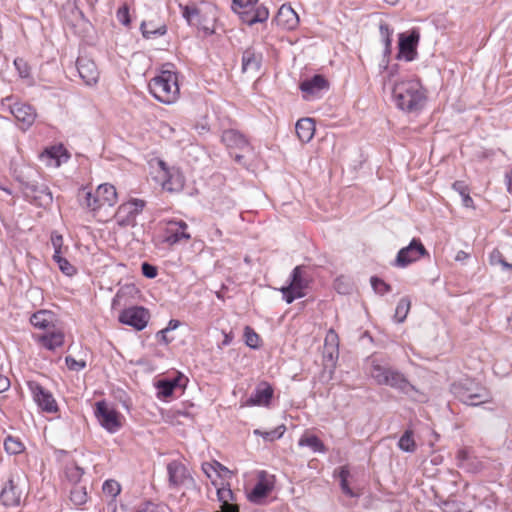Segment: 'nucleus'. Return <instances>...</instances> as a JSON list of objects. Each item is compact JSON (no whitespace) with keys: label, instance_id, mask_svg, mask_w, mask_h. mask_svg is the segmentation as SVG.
<instances>
[{"label":"nucleus","instance_id":"39448f33","mask_svg":"<svg viewBox=\"0 0 512 512\" xmlns=\"http://www.w3.org/2000/svg\"><path fill=\"white\" fill-rule=\"evenodd\" d=\"M451 391L458 400L466 405L478 406L490 401L487 389L470 380L453 383Z\"/></svg>","mask_w":512,"mask_h":512},{"label":"nucleus","instance_id":"f8f14e48","mask_svg":"<svg viewBox=\"0 0 512 512\" xmlns=\"http://www.w3.org/2000/svg\"><path fill=\"white\" fill-rule=\"evenodd\" d=\"M428 254L419 239H413L410 244L399 250L395 259V266L406 267L417 261L421 256Z\"/></svg>","mask_w":512,"mask_h":512},{"label":"nucleus","instance_id":"6ab92c4d","mask_svg":"<svg viewBox=\"0 0 512 512\" xmlns=\"http://www.w3.org/2000/svg\"><path fill=\"white\" fill-rule=\"evenodd\" d=\"M221 141L226 148L230 150L231 155L234 150L246 151L250 149V145L246 137L234 129L223 131Z\"/></svg>","mask_w":512,"mask_h":512},{"label":"nucleus","instance_id":"6e6552de","mask_svg":"<svg viewBox=\"0 0 512 512\" xmlns=\"http://www.w3.org/2000/svg\"><path fill=\"white\" fill-rule=\"evenodd\" d=\"M21 183L22 192L27 200L37 206L45 207L52 203V193L45 185H38L33 180H25L23 177H18Z\"/></svg>","mask_w":512,"mask_h":512},{"label":"nucleus","instance_id":"473e14b6","mask_svg":"<svg viewBox=\"0 0 512 512\" xmlns=\"http://www.w3.org/2000/svg\"><path fill=\"white\" fill-rule=\"evenodd\" d=\"M140 29H141L143 37L146 39H150L157 35H159V36L164 35L167 31L165 25L156 27L152 24V22H146V21H143L141 23Z\"/></svg>","mask_w":512,"mask_h":512},{"label":"nucleus","instance_id":"69168bd1","mask_svg":"<svg viewBox=\"0 0 512 512\" xmlns=\"http://www.w3.org/2000/svg\"><path fill=\"white\" fill-rule=\"evenodd\" d=\"M468 257H469V254L461 250V251H458V253L456 254L455 260L456 261H464Z\"/></svg>","mask_w":512,"mask_h":512},{"label":"nucleus","instance_id":"9d476101","mask_svg":"<svg viewBox=\"0 0 512 512\" xmlns=\"http://www.w3.org/2000/svg\"><path fill=\"white\" fill-rule=\"evenodd\" d=\"M145 206V202L140 199H133L121 204L115 214L116 222L121 227L135 226L136 217Z\"/></svg>","mask_w":512,"mask_h":512},{"label":"nucleus","instance_id":"4468645a","mask_svg":"<svg viewBox=\"0 0 512 512\" xmlns=\"http://www.w3.org/2000/svg\"><path fill=\"white\" fill-rule=\"evenodd\" d=\"M95 415L99 423L109 432L114 433L121 427L119 414L113 408H110L104 401L96 404Z\"/></svg>","mask_w":512,"mask_h":512},{"label":"nucleus","instance_id":"864d4df0","mask_svg":"<svg viewBox=\"0 0 512 512\" xmlns=\"http://www.w3.org/2000/svg\"><path fill=\"white\" fill-rule=\"evenodd\" d=\"M202 470L206 474V476L210 479H212V473L216 472V468H215L214 464H211V463H203Z\"/></svg>","mask_w":512,"mask_h":512},{"label":"nucleus","instance_id":"4d7b16f0","mask_svg":"<svg viewBox=\"0 0 512 512\" xmlns=\"http://www.w3.org/2000/svg\"><path fill=\"white\" fill-rule=\"evenodd\" d=\"M10 387V380L4 375H0V393L7 391Z\"/></svg>","mask_w":512,"mask_h":512},{"label":"nucleus","instance_id":"c9c22d12","mask_svg":"<svg viewBox=\"0 0 512 512\" xmlns=\"http://www.w3.org/2000/svg\"><path fill=\"white\" fill-rule=\"evenodd\" d=\"M411 307V302L408 297H403L400 299V301L397 304L396 310H395V319L397 322L402 323L406 319L408 312Z\"/></svg>","mask_w":512,"mask_h":512},{"label":"nucleus","instance_id":"49530a36","mask_svg":"<svg viewBox=\"0 0 512 512\" xmlns=\"http://www.w3.org/2000/svg\"><path fill=\"white\" fill-rule=\"evenodd\" d=\"M120 491V484L115 480H107L103 484V492L110 497H116Z\"/></svg>","mask_w":512,"mask_h":512},{"label":"nucleus","instance_id":"412c9836","mask_svg":"<svg viewBox=\"0 0 512 512\" xmlns=\"http://www.w3.org/2000/svg\"><path fill=\"white\" fill-rule=\"evenodd\" d=\"M169 485L171 487H179L185 484L190 478L189 472L185 465L179 461H172L167 465Z\"/></svg>","mask_w":512,"mask_h":512},{"label":"nucleus","instance_id":"4be33fe9","mask_svg":"<svg viewBox=\"0 0 512 512\" xmlns=\"http://www.w3.org/2000/svg\"><path fill=\"white\" fill-rule=\"evenodd\" d=\"M21 498L22 491L19 489L18 484L13 479H9L0 494L2 504L6 507H16L20 505Z\"/></svg>","mask_w":512,"mask_h":512},{"label":"nucleus","instance_id":"052dcab7","mask_svg":"<svg viewBox=\"0 0 512 512\" xmlns=\"http://www.w3.org/2000/svg\"><path fill=\"white\" fill-rule=\"evenodd\" d=\"M222 231L218 227H213L211 232V241L220 240L222 238Z\"/></svg>","mask_w":512,"mask_h":512},{"label":"nucleus","instance_id":"603ef678","mask_svg":"<svg viewBox=\"0 0 512 512\" xmlns=\"http://www.w3.org/2000/svg\"><path fill=\"white\" fill-rule=\"evenodd\" d=\"M141 270L142 274L149 279H153L157 276V268L147 262L142 263Z\"/></svg>","mask_w":512,"mask_h":512},{"label":"nucleus","instance_id":"5fc2aeb1","mask_svg":"<svg viewBox=\"0 0 512 512\" xmlns=\"http://www.w3.org/2000/svg\"><path fill=\"white\" fill-rule=\"evenodd\" d=\"M52 244H53V247H54V252L55 251H60L61 252V247L63 245V238L61 235H56V236H52Z\"/></svg>","mask_w":512,"mask_h":512},{"label":"nucleus","instance_id":"cd10ccee","mask_svg":"<svg viewBox=\"0 0 512 512\" xmlns=\"http://www.w3.org/2000/svg\"><path fill=\"white\" fill-rule=\"evenodd\" d=\"M65 155L63 146H51L46 148L41 154L40 159L48 166L59 167L61 164V157Z\"/></svg>","mask_w":512,"mask_h":512},{"label":"nucleus","instance_id":"f03ea898","mask_svg":"<svg viewBox=\"0 0 512 512\" xmlns=\"http://www.w3.org/2000/svg\"><path fill=\"white\" fill-rule=\"evenodd\" d=\"M396 106L406 112H415L423 108L426 95L418 80L396 82L392 87Z\"/></svg>","mask_w":512,"mask_h":512},{"label":"nucleus","instance_id":"dca6fc26","mask_svg":"<svg viewBox=\"0 0 512 512\" xmlns=\"http://www.w3.org/2000/svg\"><path fill=\"white\" fill-rule=\"evenodd\" d=\"M162 171V187L167 191H176L183 187L184 178L178 169L169 168L162 160L158 162Z\"/></svg>","mask_w":512,"mask_h":512},{"label":"nucleus","instance_id":"1a4fd4ad","mask_svg":"<svg viewBox=\"0 0 512 512\" xmlns=\"http://www.w3.org/2000/svg\"><path fill=\"white\" fill-rule=\"evenodd\" d=\"M419 41L420 32L418 29L400 33L396 58L398 60H405L406 62L414 61L418 57L417 47Z\"/></svg>","mask_w":512,"mask_h":512},{"label":"nucleus","instance_id":"a19ab883","mask_svg":"<svg viewBox=\"0 0 512 512\" xmlns=\"http://www.w3.org/2000/svg\"><path fill=\"white\" fill-rule=\"evenodd\" d=\"M4 448L9 454H19L23 451V444L11 436H8L4 441Z\"/></svg>","mask_w":512,"mask_h":512},{"label":"nucleus","instance_id":"7c9ffc66","mask_svg":"<svg viewBox=\"0 0 512 512\" xmlns=\"http://www.w3.org/2000/svg\"><path fill=\"white\" fill-rule=\"evenodd\" d=\"M31 324L40 329H49L52 323V313L49 311L41 310L31 316Z\"/></svg>","mask_w":512,"mask_h":512},{"label":"nucleus","instance_id":"3c124183","mask_svg":"<svg viewBox=\"0 0 512 512\" xmlns=\"http://www.w3.org/2000/svg\"><path fill=\"white\" fill-rule=\"evenodd\" d=\"M65 361H66L67 367L73 371H80L83 368H85V366H86L85 361H77L71 356H67Z\"/></svg>","mask_w":512,"mask_h":512},{"label":"nucleus","instance_id":"a18cd8bd","mask_svg":"<svg viewBox=\"0 0 512 512\" xmlns=\"http://www.w3.org/2000/svg\"><path fill=\"white\" fill-rule=\"evenodd\" d=\"M158 389V396L167 398L174 392L173 385L169 382V379H162L156 383Z\"/></svg>","mask_w":512,"mask_h":512},{"label":"nucleus","instance_id":"2f4dec72","mask_svg":"<svg viewBox=\"0 0 512 512\" xmlns=\"http://www.w3.org/2000/svg\"><path fill=\"white\" fill-rule=\"evenodd\" d=\"M88 493L85 485H74L70 491V500L76 505L80 506L87 502Z\"/></svg>","mask_w":512,"mask_h":512},{"label":"nucleus","instance_id":"a211bd4d","mask_svg":"<svg viewBox=\"0 0 512 512\" xmlns=\"http://www.w3.org/2000/svg\"><path fill=\"white\" fill-rule=\"evenodd\" d=\"M76 64L80 77L87 85H94L98 82L99 71L92 59L87 56H79Z\"/></svg>","mask_w":512,"mask_h":512},{"label":"nucleus","instance_id":"8fccbe9b","mask_svg":"<svg viewBox=\"0 0 512 512\" xmlns=\"http://www.w3.org/2000/svg\"><path fill=\"white\" fill-rule=\"evenodd\" d=\"M117 19L121 24L125 26H128L130 24L129 9L127 5H123L118 9Z\"/></svg>","mask_w":512,"mask_h":512},{"label":"nucleus","instance_id":"6e6d98bb","mask_svg":"<svg viewBox=\"0 0 512 512\" xmlns=\"http://www.w3.org/2000/svg\"><path fill=\"white\" fill-rule=\"evenodd\" d=\"M197 13L198 10L196 8H189L186 6L183 11V16L188 21V23H190L192 16L196 15Z\"/></svg>","mask_w":512,"mask_h":512},{"label":"nucleus","instance_id":"72a5a7b5","mask_svg":"<svg viewBox=\"0 0 512 512\" xmlns=\"http://www.w3.org/2000/svg\"><path fill=\"white\" fill-rule=\"evenodd\" d=\"M286 430V427L284 425H279L278 427L269 430V431H262L260 429H255L254 434L257 436H261L265 441H274L276 439H279L283 436L284 432Z\"/></svg>","mask_w":512,"mask_h":512},{"label":"nucleus","instance_id":"393cba45","mask_svg":"<svg viewBox=\"0 0 512 512\" xmlns=\"http://www.w3.org/2000/svg\"><path fill=\"white\" fill-rule=\"evenodd\" d=\"M273 396V389L267 382H261L257 385L254 393L247 401L248 405H268Z\"/></svg>","mask_w":512,"mask_h":512},{"label":"nucleus","instance_id":"bb28decb","mask_svg":"<svg viewBox=\"0 0 512 512\" xmlns=\"http://www.w3.org/2000/svg\"><path fill=\"white\" fill-rule=\"evenodd\" d=\"M296 134L303 143L309 142L315 133V122L312 118L299 119L295 126Z\"/></svg>","mask_w":512,"mask_h":512},{"label":"nucleus","instance_id":"5701e85b","mask_svg":"<svg viewBox=\"0 0 512 512\" xmlns=\"http://www.w3.org/2000/svg\"><path fill=\"white\" fill-rule=\"evenodd\" d=\"M262 53L254 48H247L242 54V71L255 76L261 67Z\"/></svg>","mask_w":512,"mask_h":512},{"label":"nucleus","instance_id":"c85d7f7f","mask_svg":"<svg viewBox=\"0 0 512 512\" xmlns=\"http://www.w3.org/2000/svg\"><path fill=\"white\" fill-rule=\"evenodd\" d=\"M39 342L48 350H54L64 343V334L60 330L52 329L39 336Z\"/></svg>","mask_w":512,"mask_h":512},{"label":"nucleus","instance_id":"20e7f679","mask_svg":"<svg viewBox=\"0 0 512 512\" xmlns=\"http://www.w3.org/2000/svg\"><path fill=\"white\" fill-rule=\"evenodd\" d=\"M80 203L90 211H97L104 206L112 207L117 202V192L113 185L101 184L95 192L82 189L78 194Z\"/></svg>","mask_w":512,"mask_h":512},{"label":"nucleus","instance_id":"f704fd0d","mask_svg":"<svg viewBox=\"0 0 512 512\" xmlns=\"http://www.w3.org/2000/svg\"><path fill=\"white\" fill-rule=\"evenodd\" d=\"M269 491L270 487L266 483L260 481L251 490L249 499L254 503H259L261 499L268 495Z\"/></svg>","mask_w":512,"mask_h":512},{"label":"nucleus","instance_id":"4c0bfd02","mask_svg":"<svg viewBox=\"0 0 512 512\" xmlns=\"http://www.w3.org/2000/svg\"><path fill=\"white\" fill-rule=\"evenodd\" d=\"M54 261L58 264L59 269L67 276H72L76 273L75 267L70 262L61 256L60 251H55L53 255Z\"/></svg>","mask_w":512,"mask_h":512},{"label":"nucleus","instance_id":"c03bdc74","mask_svg":"<svg viewBox=\"0 0 512 512\" xmlns=\"http://www.w3.org/2000/svg\"><path fill=\"white\" fill-rule=\"evenodd\" d=\"M490 263L491 265H501L503 267V269H506V270H512V264L508 263L502 253L495 249L491 252L490 254Z\"/></svg>","mask_w":512,"mask_h":512},{"label":"nucleus","instance_id":"09e8293b","mask_svg":"<svg viewBox=\"0 0 512 512\" xmlns=\"http://www.w3.org/2000/svg\"><path fill=\"white\" fill-rule=\"evenodd\" d=\"M15 68L17 69L19 75L22 78H26L30 74V68L27 64V62L23 58H16L14 60Z\"/></svg>","mask_w":512,"mask_h":512},{"label":"nucleus","instance_id":"7ed1b4c3","mask_svg":"<svg viewBox=\"0 0 512 512\" xmlns=\"http://www.w3.org/2000/svg\"><path fill=\"white\" fill-rule=\"evenodd\" d=\"M151 94L160 102L171 104L179 96L178 76L175 72L163 70L149 82Z\"/></svg>","mask_w":512,"mask_h":512},{"label":"nucleus","instance_id":"aec40b11","mask_svg":"<svg viewBox=\"0 0 512 512\" xmlns=\"http://www.w3.org/2000/svg\"><path fill=\"white\" fill-rule=\"evenodd\" d=\"M15 119L20 123L21 129H28L36 119L35 109L26 103H15L10 107Z\"/></svg>","mask_w":512,"mask_h":512},{"label":"nucleus","instance_id":"f3484780","mask_svg":"<svg viewBox=\"0 0 512 512\" xmlns=\"http://www.w3.org/2000/svg\"><path fill=\"white\" fill-rule=\"evenodd\" d=\"M328 88V82L322 75H314L310 79L301 82L300 89L305 100H312L319 96L320 92Z\"/></svg>","mask_w":512,"mask_h":512},{"label":"nucleus","instance_id":"e433bc0d","mask_svg":"<svg viewBox=\"0 0 512 512\" xmlns=\"http://www.w3.org/2000/svg\"><path fill=\"white\" fill-rule=\"evenodd\" d=\"M398 447L404 452L411 453L415 451L416 444L413 439V432L411 430H406L404 434L400 437Z\"/></svg>","mask_w":512,"mask_h":512},{"label":"nucleus","instance_id":"79ce46f5","mask_svg":"<svg viewBox=\"0 0 512 512\" xmlns=\"http://www.w3.org/2000/svg\"><path fill=\"white\" fill-rule=\"evenodd\" d=\"M370 282L373 290L379 295H384L391 291V286L376 276L371 277Z\"/></svg>","mask_w":512,"mask_h":512},{"label":"nucleus","instance_id":"c756f323","mask_svg":"<svg viewBox=\"0 0 512 512\" xmlns=\"http://www.w3.org/2000/svg\"><path fill=\"white\" fill-rule=\"evenodd\" d=\"M298 445L300 447L307 446L314 452L325 453L327 451L324 443L315 435H303L299 439Z\"/></svg>","mask_w":512,"mask_h":512},{"label":"nucleus","instance_id":"bf43d9fd","mask_svg":"<svg viewBox=\"0 0 512 512\" xmlns=\"http://www.w3.org/2000/svg\"><path fill=\"white\" fill-rule=\"evenodd\" d=\"M124 290L133 291L135 288L134 286H126L125 288L120 289L113 299V305H116V303L120 301L122 295L124 294Z\"/></svg>","mask_w":512,"mask_h":512},{"label":"nucleus","instance_id":"f257e3e1","mask_svg":"<svg viewBox=\"0 0 512 512\" xmlns=\"http://www.w3.org/2000/svg\"><path fill=\"white\" fill-rule=\"evenodd\" d=\"M370 374L379 385L390 386L414 400H422L423 395L408 381L404 374L398 370L373 361Z\"/></svg>","mask_w":512,"mask_h":512},{"label":"nucleus","instance_id":"37998d69","mask_svg":"<svg viewBox=\"0 0 512 512\" xmlns=\"http://www.w3.org/2000/svg\"><path fill=\"white\" fill-rule=\"evenodd\" d=\"M244 337H245V343L250 348H258L259 346V335L249 326H246L244 329Z\"/></svg>","mask_w":512,"mask_h":512},{"label":"nucleus","instance_id":"0eeeda50","mask_svg":"<svg viewBox=\"0 0 512 512\" xmlns=\"http://www.w3.org/2000/svg\"><path fill=\"white\" fill-rule=\"evenodd\" d=\"M309 282L310 275L307 273V268L304 266L295 267L292 271L289 285L280 289L284 300L290 304L295 299L304 297L305 289L308 288Z\"/></svg>","mask_w":512,"mask_h":512},{"label":"nucleus","instance_id":"0e129e2a","mask_svg":"<svg viewBox=\"0 0 512 512\" xmlns=\"http://www.w3.org/2000/svg\"><path fill=\"white\" fill-rule=\"evenodd\" d=\"M335 288L337 289V291L341 294H346L348 293V288L347 287H343L342 286V282L340 279H338L336 281V284H335Z\"/></svg>","mask_w":512,"mask_h":512},{"label":"nucleus","instance_id":"ea45409f","mask_svg":"<svg viewBox=\"0 0 512 512\" xmlns=\"http://www.w3.org/2000/svg\"><path fill=\"white\" fill-rule=\"evenodd\" d=\"M379 30H380V34L384 40V45H385L384 54L390 55L391 50H392V38H391L392 31L390 30L389 25L387 23H381L379 26Z\"/></svg>","mask_w":512,"mask_h":512},{"label":"nucleus","instance_id":"13d9d810","mask_svg":"<svg viewBox=\"0 0 512 512\" xmlns=\"http://www.w3.org/2000/svg\"><path fill=\"white\" fill-rule=\"evenodd\" d=\"M453 188L454 190H456L457 192H459L460 195H464L465 192L468 191V188L467 186L465 185L464 182L462 181H456L454 184H453Z\"/></svg>","mask_w":512,"mask_h":512},{"label":"nucleus","instance_id":"e2e57ef3","mask_svg":"<svg viewBox=\"0 0 512 512\" xmlns=\"http://www.w3.org/2000/svg\"><path fill=\"white\" fill-rule=\"evenodd\" d=\"M185 380L182 375H178L177 377L173 379H169V382L173 385V389L182 386V381Z\"/></svg>","mask_w":512,"mask_h":512},{"label":"nucleus","instance_id":"ddd939ff","mask_svg":"<svg viewBox=\"0 0 512 512\" xmlns=\"http://www.w3.org/2000/svg\"><path fill=\"white\" fill-rule=\"evenodd\" d=\"M188 225L183 220H170L166 223L163 242L173 246L181 241H188L191 235L187 232Z\"/></svg>","mask_w":512,"mask_h":512},{"label":"nucleus","instance_id":"423d86ee","mask_svg":"<svg viewBox=\"0 0 512 512\" xmlns=\"http://www.w3.org/2000/svg\"><path fill=\"white\" fill-rule=\"evenodd\" d=\"M257 0H233L232 9L237 13L243 23L253 25L262 23L269 17V11L265 6L254 8Z\"/></svg>","mask_w":512,"mask_h":512},{"label":"nucleus","instance_id":"b1692460","mask_svg":"<svg viewBox=\"0 0 512 512\" xmlns=\"http://www.w3.org/2000/svg\"><path fill=\"white\" fill-rule=\"evenodd\" d=\"M217 499L220 502V510L215 512H239L236 497L229 487L217 489Z\"/></svg>","mask_w":512,"mask_h":512},{"label":"nucleus","instance_id":"774afa93","mask_svg":"<svg viewBox=\"0 0 512 512\" xmlns=\"http://www.w3.org/2000/svg\"><path fill=\"white\" fill-rule=\"evenodd\" d=\"M330 340L331 341L337 340V334L333 330H330V332L327 334L325 343L327 344V342Z\"/></svg>","mask_w":512,"mask_h":512},{"label":"nucleus","instance_id":"2eb2a0df","mask_svg":"<svg viewBox=\"0 0 512 512\" xmlns=\"http://www.w3.org/2000/svg\"><path fill=\"white\" fill-rule=\"evenodd\" d=\"M148 319V311L138 306L125 309L119 315V321L121 323L132 326L138 331L146 327Z\"/></svg>","mask_w":512,"mask_h":512},{"label":"nucleus","instance_id":"a878e982","mask_svg":"<svg viewBox=\"0 0 512 512\" xmlns=\"http://www.w3.org/2000/svg\"><path fill=\"white\" fill-rule=\"evenodd\" d=\"M277 24L285 29H294L299 22L297 13L292 9L290 5H282L276 16Z\"/></svg>","mask_w":512,"mask_h":512},{"label":"nucleus","instance_id":"de8ad7c7","mask_svg":"<svg viewBox=\"0 0 512 512\" xmlns=\"http://www.w3.org/2000/svg\"><path fill=\"white\" fill-rule=\"evenodd\" d=\"M340 485H341V489L343 491V493H345L346 495L348 496H354L351 488L349 487L348 485V476H349V471L345 468H342L341 471H340Z\"/></svg>","mask_w":512,"mask_h":512},{"label":"nucleus","instance_id":"9b49d317","mask_svg":"<svg viewBox=\"0 0 512 512\" xmlns=\"http://www.w3.org/2000/svg\"><path fill=\"white\" fill-rule=\"evenodd\" d=\"M27 386L33 395L34 401L43 411L47 413H56L58 411V405L51 392L36 381H28Z\"/></svg>","mask_w":512,"mask_h":512},{"label":"nucleus","instance_id":"680f3d73","mask_svg":"<svg viewBox=\"0 0 512 512\" xmlns=\"http://www.w3.org/2000/svg\"><path fill=\"white\" fill-rule=\"evenodd\" d=\"M461 197H462V203L465 207H472L473 200L469 195V190L467 192H465L464 195H461Z\"/></svg>","mask_w":512,"mask_h":512},{"label":"nucleus","instance_id":"338daca9","mask_svg":"<svg viewBox=\"0 0 512 512\" xmlns=\"http://www.w3.org/2000/svg\"><path fill=\"white\" fill-rule=\"evenodd\" d=\"M167 332H168V329H163V330H161V331H159V332L157 333V335H158L159 337H161V340H162L164 343H166V344H168V343L170 342V341L167 339V337H166V333H167Z\"/></svg>","mask_w":512,"mask_h":512},{"label":"nucleus","instance_id":"58836bf2","mask_svg":"<svg viewBox=\"0 0 512 512\" xmlns=\"http://www.w3.org/2000/svg\"><path fill=\"white\" fill-rule=\"evenodd\" d=\"M84 474L83 468L79 467L76 464L68 465L65 468V475L69 482L74 485H79V482Z\"/></svg>","mask_w":512,"mask_h":512}]
</instances>
